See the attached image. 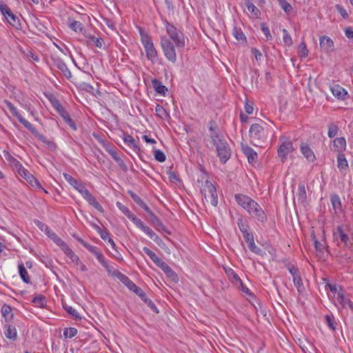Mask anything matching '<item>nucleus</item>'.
I'll list each match as a JSON object with an SVG mask.
<instances>
[{
    "label": "nucleus",
    "mask_w": 353,
    "mask_h": 353,
    "mask_svg": "<svg viewBox=\"0 0 353 353\" xmlns=\"http://www.w3.org/2000/svg\"><path fill=\"white\" fill-rule=\"evenodd\" d=\"M165 29L170 38L165 36L161 37V46L166 59L172 63L176 61V49L184 48L185 38L183 33L172 24L165 22Z\"/></svg>",
    "instance_id": "nucleus-1"
},
{
    "label": "nucleus",
    "mask_w": 353,
    "mask_h": 353,
    "mask_svg": "<svg viewBox=\"0 0 353 353\" xmlns=\"http://www.w3.org/2000/svg\"><path fill=\"white\" fill-rule=\"evenodd\" d=\"M234 199L239 205L245 210L253 219L259 221L267 219L262 208L251 197L243 194H236Z\"/></svg>",
    "instance_id": "nucleus-2"
},
{
    "label": "nucleus",
    "mask_w": 353,
    "mask_h": 353,
    "mask_svg": "<svg viewBox=\"0 0 353 353\" xmlns=\"http://www.w3.org/2000/svg\"><path fill=\"white\" fill-rule=\"evenodd\" d=\"M209 130L211 132L210 138L213 145L216 147L217 155L222 163H225L230 158L231 150L226 140L222 136L218 134L213 130L214 122H210Z\"/></svg>",
    "instance_id": "nucleus-3"
},
{
    "label": "nucleus",
    "mask_w": 353,
    "mask_h": 353,
    "mask_svg": "<svg viewBox=\"0 0 353 353\" xmlns=\"http://www.w3.org/2000/svg\"><path fill=\"white\" fill-rule=\"evenodd\" d=\"M141 43L144 47L146 57L148 60L154 62L157 59V51L155 49L153 42L148 34L143 30L140 29Z\"/></svg>",
    "instance_id": "nucleus-4"
},
{
    "label": "nucleus",
    "mask_w": 353,
    "mask_h": 353,
    "mask_svg": "<svg viewBox=\"0 0 353 353\" xmlns=\"http://www.w3.org/2000/svg\"><path fill=\"white\" fill-rule=\"evenodd\" d=\"M201 193L203 194L207 202L210 203L213 206H216L218 204V195L214 185L208 180H206L201 190Z\"/></svg>",
    "instance_id": "nucleus-5"
},
{
    "label": "nucleus",
    "mask_w": 353,
    "mask_h": 353,
    "mask_svg": "<svg viewBox=\"0 0 353 353\" xmlns=\"http://www.w3.org/2000/svg\"><path fill=\"white\" fill-rule=\"evenodd\" d=\"M250 136L255 146L260 145L265 138L263 128L258 123L252 124L250 129Z\"/></svg>",
    "instance_id": "nucleus-6"
},
{
    "label": "nucleus",
    "mask_w": 353,
    "mask_h": 353,
    "mask_svg": "<svg viewBox=\"0 0 353 353\" xmlns=\"http://www.w3.org/2000/svg\"><path fill=\"white\" fill-rule=\"evenodd\" d=\"M280 145L277 150L278 156L284 162L287 159L289 154L292 153L294 150L292 142L285 137L280 139Z\"/></svg>",
    "instance_id": "nucleus-7"
},
{
    "label": "nucleus",
    "mask_w": 353,
    "mask_h": 353,
    "mask_svg": "<svg viewBox=\"0 0 353 353\" xmlns=\"http://www.w3.org/2000/svg\"><path fill=\"white\" fill-rule=\"evenodd\" d=\"M286 267L293 277V282L298 292L300 294L303 293L305 289L303 283L299 270L291 263H288Z\"/></svg>",
    "instance_id": "nucleus-8"
},
{
    "label": "nucleus",
    "mask_w": 353,
    "mask_h": 353,
    "mask_svg": "<svg viewBox=\"0 0 353 353\" xmlns=\"http://www.w3.org/2000/svg\"><path fill=\"white\" fill-rule=\"evenodd\" d=\"M334 239L335 241H339L344 244L345 247L350 248L352 243L350 238L346 233V230L343 225L338 226L333 232Z\"/></svg>",
    "instance_id": "nucleus-9"
},
{
    "label": "nucleus",
    "mask_w": 353,
    "mask_h": 353,
    "mask_svg": "<svg viewBox=\"0 0 353 353\" xmlns=\"http://www.w3.org/2000/svg\"><path fill=\"white\" fill-rule=\"evenodd\" d=\"M85 248L97 258L99 262L106 269L107 271L111 272L112 268L108 264L99 248L90 244L85 245Z\"/></svg>",
    "instance_id": "nucleus-10"
},
{
    "label": "nucleus",
    "mask_w": 353,
    "mask_h": 353,
    "mask_svg": "<svg viewBox=\"0 0 353 353\" xmlns=\"http://www.w3.org/2000/svg\"><path fill=\"white\" fill-rule=\"evenodd\" d=\"M52 65L60 70L66 78L70 79L72 77L70 70L68 69L65 62L59 57L53 55L52 57Z\"/></svg>",
    "instance_id": "nucleus-11"
},
{
    "label": "nucleus",
    "mask_w": 353,
    "mask_h": 353,
    "mask_svg": "<svg viewBox=\"0 0 353 353\" xmlns=\"http://www.w3.org/2000/svg\"><path fill=\"white\" fill-rule=\"evenodd\" d=\"M17 172L19 175L24 178L33 188L43 189L39 181L23 166Z\"/></svg>",
    "instance_id": "nucleus-12"
},
{
    "label": "nucleus",
    "mask_w": 353,
    "mask_h": 353,
    "mask_svg": "<svg viewBox=\"0 0 353 353\" xmlns=\"http://www.w3.org/2000/svg\"><path fill=\"white\" fill-rule=\"evenodd\" d=\"M336 299L339 303L341 305L343 308H349L353 312V303L350 299L345 296L341 287H339Z\"/></svg>",
    "instance_id": "nucleus-13"
},
{
    "label": "nucleus",
    "mask_w": 353,
    "mask_h": 353,
    "mask_svg": "<svg viewBox=\"0 0 353 353\" xmlns=\"http://www.w3.org/2000/svg\"><path fill=\"white\" fill-rule=\"evenodd\" d=\"M239 227L241 231L245 241L248 243L254 240V235L252 232H250L249 227L247 222H239Z\"/></svg>",
    "instance_id": "nucleus-14"
},
{
    "label": "nucleus",
    "mask_w": 353,
    "mask_h": 353,
    "mask_svg": "<svg viewBox=\"0 0 353 353\" xmlns=\"http://www.w3.org/2000/svg\"><path fill=\"white\" fill-rule=\"evenodd\" d=\"M320 46L325 52H331L334 48L333 41L327 36L320 37Z\"/></svg>",
    "instance_id": "nucleus-15"
},
{
    "label": "nucleus",
    "mask_w": 353,
    "mask_h": 353,
    "mask_svg": "<svg viewBox=\"0 0 353 353\" xmlns=\"http://www.w3.org/2000/svg\"><path fill=\"white\" fill-rule=\"evenodd\" d=\"M125 143L128 145L134 152L139 153L141 150L138 142L130 134H125L123 137Z\"/></svg>",
    "instance_id": "nucleus-16"
},
{
    "label": "nucleus",
    "mask_w": 353,
    "mask_h": 353,
    "mask_svg": "<svg viewBox=\"0 0 353 353\" xmlns=\"http://www.w3.org/2000/svg\"><path fill=\"white\" fill-rule=\"evenodd\" d=\"M242 151L247 157L250 163L256 162L257 159V153L250 146L242 145Z\"/></svg>",
    "instance_id": "nucleus-17"
},
{
    "label": "nucleus",
    "mask_w": 353,
    "mask_h": 353,
    "mask_svg": "<svg viewBox=\"0 0 353 353\" xmlns=\"http://www.w3.org/2000/svg\"><path fill=\"white\" fill-rule=\"evenodd\" d=\"M301 151L307 161L313 162L316 159V157L313 151L307 144L302 143L301 145Z\"/></svg>",
    "instance_id": "nucleus-18"
},
{
    "label": "nucleus",
    "mask_w": 353,
    "mask_h": 353,
    "mask_svg": "<svg viewBox=\"0 0 353 353\" xmlns=\"http://www.w3.org/2000/svg\"><path fill=\"white\" fill-rule=\"evenodd\" d=\"M112 275L119 279L129 290L134 284V282L131 281L126 275L123 274L117 270L113 271Z\"/></svg>",
    "instance_id": "nucleus-19"
},
{
    "label": "nucleus",
    "mask_w": 353,
    "mask_h": 353,
    "mask_svg": "<svg viewBox=\"0 0 353 353\" xmlns=\"http://www.w3.org/2000/svg\"><path fill=\"white\" fill-rule=\"evenodd\" d=\"M162 270L167 274V276L174 282L178 281L177 274L172 270V269L165 263L163 262L159 266Z\"/></svg>",
    "instance_id": "nucleus-20"
},
{
    "label": "nucleus",
    "mask_w": 353,
    "mask_h": 353,
    "mask_svg": "<svg viewBox=\"0 0 353 353\" xmlns=\"http://www.w3.org/2000/svg\"><path fill=\"white\" fill-rule=\"evenodd\" d=\"M63 176L65 180L68 183H69L72 186H73L78 192L81 191V190L84 187V185L83 183L78 181L71 175L65 173L63 174Z\"/></svg>",
    "instance_id": "nucleus-21"
},
{
    "label": "nucleus",
    "mask_w": 353,
    "mask_h": 353,
    "mask_svg": "<svg viewBox=\"0 0 353 353\" xmlns=\"http://www.w3.org/2000/svg\"><path fill=\"white\" fill-rule=\"evenodd\" d=\"M298 201L303 205L307 203V193L303 183H299L297 193Z\"/></svg>",
    "instance_id": "nucleus-22"
},
{
    "label": "nucleus",
    "mask_w": 353,
    "mask_h": 353,
    "mask_svg": "<svg viewBox=\"0 0 353 353\" xmlns=\"http://www.w3.org/2000/svg\"><path fill=\"white\" fill-rule=\"evenodd\" d=\"M5 335L6 336L12 341H15L17 338V332L16 327L14 325L6 324L5 325Z\"/></svg>",
    "instance_id": "nucleus-23"
},
{
    "label": "nucleus",
    "mask_w": 353,
    "mask_h": 353,
    "mask_svg": "<svg viewBox=\"0 0 353 353\" xmlns=\"http://www.w3.org/2000/svg\"><path fill=\"white\" fill-rule=\"evenodd\" d=\"M4 157L16 171H18V170H19L23 166L18 160H17L8 152H4Z\"/></svg>",
    "instance_id": "nucleus-24"
},
{
    "label": "nucleus",
    "mask_w": 353,
    "mask_h": 353,
    "mask_svg": "<svg viewBox=\"0 0 353 353\" xmlns=\"http://www.w3.org/2000/svg\"><path fill=\"white\" fill-rule=\"evenodd\" d=\"M128 194L130 195L133 201L141 208L145 210L146 212H150V208L146 203L134 192L132 191H128Z\"/></svg>",
    "instance_id": "nucleus-25"
},
{
    "label": "nucleus",
    "mask_w": 353,
    "mask_h": 353,
    "mask_svg": "<svg viewBox=\"0 0 353 353\" xmlns=\"http://www.w3.org/2000/svg\"><path fill=\"white\" fill-rule=\"evenodd\" d=\"M143 250L157 266L159 267L163 262L161 258H159L153 251H152L148 248L144 247Z\"/></svg>",
    "instance_id": "nucleus-26"
},
{
    "label": "nucleus",
    "mask_w": 353,
    "mask_h": 353,
    "mask_svg": "<svg viewBox=\"0 0 353 353\" xmlns=\"http://www.w3.org/2000/svg\"><path fill=\"white\" fill-rule=\"evenodd\" d=\"M333 146L337 152L342 153L346 148V141L344 137L336 138L334 140Z\"/></svg>",
    "instance_id": "nucleus-27"
},
{
    "label": "nucleus",
    "mask_w": 353,
    "mask_h": 353,
    "mask_svg": "<svg viewBox=\"0 0 353 353\" xmlns=\"http://www.w3.org/2000/svg\"><path fill=\"white\" fill-rule=\"evenodd\" d=\"M331 203L336 214L342 211L340 197L337 194H333L330 198Z\"/></svg>",
    "instance_id": "nucleus-28"
},
{
    "label": "nucleus",
    "mask_w": 353,
    "mask_h": 353,
    "mask_svg": "<svg viewBox=\"0 0 353 353\" xmlns=\"http://www.w3.org/2000/svg\"><path fill=\"white\" fill-rule=\"evenodd\" d=\"M248 10L254 15L256 19L261 16V11L256 8L252 2L251 0H245Z\"/></svg>",
    "instance_id": "nucleus-29"
},
{
    "label": "nucleus",
    "mask_w": 353,
    "mask_h": 353,
    "mask_svg": "<svg viewBox=\"0 0 353 353\" xmlns=\"http://www.w3.org/2000/svg\"><path fill=\"white\" fill-rule=\"evenodd\" d=\"M53 108L58 112L60 116L64 119L69 114L68 111H66L63 105L60 103V102L57 100H55L52 102Z\"/></svg>",
    "instance_id": "nucleus-30"
},
{
    "label": "nucleus",
    "mask_w": 353,
    "mask_h": 353,
    "mask_svg": "<svg viewBox=\"0 0 353 353\" xmlns=\"http://www.w3.org/2000/svg\"><path fill=\"white\" fill-rule=\"evenodd\" d=\"M18 268H19V275H20L21 279L25 283H29L30 282V276L28 275V273L26 268L24 267L23 263H19Z\"/></svg>",
    "instance_id": "nucleus-31"
},
{
    "label": "nucleus",
    "mask_w": 353,
    "mask_h": 353,
    "mask_svg": "<svg viewBox=\"0 0 353 353\" xmlns=\"http://www.w3.org/2000/svg\"><path fill=\"white\" fill-rule=\"evenodd\" d=\"M1 314L5 318L6 321L9 322L12 320L13 314L12 313V308L8 305H3L1 307Z\"/></svg>",
    "instance_id": "nucleus-32"
},
{
    "label": "nucleus",
    "mask_w": 353,
    "mask_h": 353,
    "mask_svg": "<svg viewBox=\"0 0 353 353\" xmlns=\"http://www.w3.org/2000/svg\"><path fill=\"white\" fill-rule=\"evenodd\" d=\"M153 226L162 233L167 234H172V229L165 225L163 222H152Z\"/></svg>",
    "instance_id": "nucleus-33"
},
{
    "label": "nucleus",
    "mask_w": 353,
    "mask_h": 353,
    "mask_svg": "<svg viewBox=\"0 0 353 353\" xmlns=\"http://www.w3.org/2000/svg\"><path fill=\"white\" fill-rule=\"evenodd\" d=\"M232 34L238 41L246 43V37L240 28L236 26L234 27Z\"/></svg>",
    "instance_id": "nucleus-34"
},
{
    "label": "nucleus",
    "mask_w": 353,
    "mask_h": 353,
    "mask_svg": "<svg viewBox=\"0 0 353 353\" xmlns=\"http://www.w3.org/2000/svg\"><path fill=\"white\" fill-rule=\"evenodd\" d=\"M331 90L333 95L337 97L338 98H341L347 94L345 90L337 84L331 87Z\"/></svg>",
    "instance_id": "nucleus-35"
},
{
    "label": "nucleus",
    "mask_w": 353,
    "mask_h": 353,
    "mask_svg": "<svg viewBox=\"0 0 353 353\" xmlns=\"http://www.w3.org/2000/svg\"><path fill=\"white\" fill-rule=\"evenodd\" d=\"M152 85L156 90V92L161 94H165V92L168 91V88L163 85L161 81L157 79L152 80Z\"/></svg>",
    "instance_id": "nucleus-36"
},
{
    "label": "nucleus",
    "mask_w": 353,
    "mask_h": 353,
    "mask_svg": "<svg viewBox=\"0 0 353 353\" xmlns=\"http://www.w3.org/2000/svg\"><path fill=\"white\" fill-rule=\"evenodd\" d=\"M17 119L32 134L37 132V129L33 126V125L31 123H30L28 120L24 119L21 115H20L19 117L17 118Z\"/></svg>",
    "instance_id": "nucleus-37"
},
{
    "label": "nucleus",
    "mask_w": 353,
    "mask_h": 353,
    "mask_svg": "<svg viewBox=\"0 0 353 353\" xmlns=\"http://www.w3.org/2000/svg\"><path fill=\"white\" fill-rule=\"evenodd\" d=\"M338 168L341 170L348 167L347 161L343 153H339L337 156Z\"/></svg>",
    "instance_id": "nucleus-38"
},
{
    "label": "nucleus",
    "mask_w": 353,
    "mask_h": 353,
    "mask_svg": "<svg viewBox=\"0 0 353 353\" xmlns=\"http://www.w3.org/2000/svg\"><path fill=\"white\" fill-rule=\"evenodd\" d=\"M311 237L314 241V248L317 252H323L324 249V245L321 244L317 239L316 232L312 230L311 232Z\"/></svg>",
    "instance_id": "nucleus-39"
},
{
    "label": "nucleus",
    "mask_w": 353,
    "mask_h": 353,
    "mask_svg": "<svg viewBox=\"0 0 353 353\" xmlns=\"http://www.w3.org/2000/svg\"><path fill=\"white\" fill-rule=\"evenodd\" d=\"M137 225L145 232L152 239L156 236L155 233L148 227L143 224V222H136Z\"/></svg>",
    "instance_id": "nucleus-40"
},
{
    "label": "nucleus",
    "mask_w": 353,
    "mask_h": 353,
    "mask_svg": "<svg viewBox=\"0 0 353 353\" xmlns=\"http://www.w3.org/2000/svg\"><path fill=\"white\" fill-rule=\"evenodd\" d=\"M36 306L43 307L46 303V297L43 295L39 294L34 296L32 301Z\"/></svg>",
    "instance_id": "nucleus-41"
},
{
    "label": "nucleus",
    "mask_w": 353,
    "mask_h": 353,
    "mask_svg": "<svg viewBox=\"0 0 353 353\" xmlns=\"http://www.w3.org/2000/svg\"><path fill=\"white\" fill-rule=\"evenodd\" d=\"M63 308L68 314L72 315L75 320H81V316L79 314V313L72 306L65 305H63Z\"/></svg>",
    "instance_id": "nucleus-42"
},
{
    "label": "nucleus",
    "mask_w": 353,
    "mask_h": 353,
    "mask_svg": "<svg viewBox=\"0 0 353 353\" xmlns=\"http://www.w3.org/2000/svg\"><path fill=\"white\" fill-rule=\"evenodd\" d=\"M226 273L228 274L232 283L234 285H238V282H240L241 280L239 275L232 269H229L228 271H226Z\"/></svg>",
    "instance_id": "nucleus-43"
},
{
    "label": "nucleus",
    "mask_w": 353,
    "mask_h": 353,
    "mask_svg": "<svg viewBox=\"0 0 353 353\" xmlns=\"http://www.w3.org/2000/svg\"><path fill=\"white\" fill-rule=\"evenodd\" d=\"M298 56L299 58H305L308 56V50L304 42H301L298 48Z\"/></svg>",
    "instance_id": "nucleus-44"
},
{
    "label": "nucleus",
    "mask_w": 353,
    "mask_h": 353,
    "mask_svg": "<svg viewBox=\"0 0 353 353\" xmlns=\"http://www.w3.org/2000/svg\"><path fill=\"white\" fill-rule=\"evenodd\" d=\"M92 226L99 233L100 236L102 239L106 240L110 238L109 232L106 230H103L100 226L94 223H92Z\"/></svg>",
    "instance_id": "nucleus-45"
},
{
    "label": "nucleus",
    "mask_w": 353,
    "mask_h": 353,
    "mask_svg": "<svg viewBox=\"0 0 353 353\" xmlns=\"http://www.w3.org/2000/svg\"><path fill=\"white\" fill-rule=\"evenodd\" d=\"M69 27L76 32H81L83 30V25L78 21H73L70 23Z\"/></svg>",
    "instance_id": "nucleus-46"
},
{
    "label": "nucleus",
    "mask_w": 353,
    "mask_h": 353,
    "mask_svg": "<svg viewBox=\"0 0 353 353\" xmlns=\"http://www.w3.org/2000/svg\"><path fill=\"white\" fill-rule=\"evenodd\" d=\"M3 103L6 105L7 108L10 110V112L14 117L17 118L19 117L21 114L10 101L4 100Z\"/></svg>",
    "instance_id": "nucleus-47"
},
{
    "label": "nucleus",
    "mask_w": 353,
    "mask_h": 353,
    "mask_svg": "<svg viewBox=\"0 0 353 353\" xmlns=\"http://www.w3.org/2000/svg\"><path fill=\"white\" fill-rule=\"evenodd\" d=\"M116 205H117V208L119 209V210L123 214H124L128 219L132 218V214L130 213V211L125 205H124L123 204H122L121 202H119V201L117 202Z\"/></svg>",
    "instance_id": "nucleus-48"
},
{
    "label": "nucleus",
    "mask_w": 353,
    "mask_h": 353,
    "mask_svg": "<svg viewBox=\"0 0 353 353\" xmlns=\"http://www.w3.org/2000/svg\"><path fill=\"white\" fill-rule=\"evenodd\" d=\"M77 334V330L74 327L66 328L63 332L65 338L72 339Z\"/></svg>",
    "instance_id": "nucleus-49"
},
{
    "label": "nucleus",
    "mask_w": 353,
    "mask_h": 353,
    "mask_svg": "<svg viewBox=\"0 0 353 353\" xmlns=\"http://www.w3.org/2000/svg\"><path fill=\"white\" fill-rule=\"evenodd\" d=\"M130 290L134 292L137 296L140 297L141 299H143L146 295L143 290L141 288L138 287L134 283L130 288Z\"/></svg>",
    "instance_id": "nucleus-50"
},
{
    "label": "nucleus",
    "mask_w": 353,
    "mask_h": 353,
    "mask_svg": "<svg viewBox=\"0 0 353 353\" xmlns=\"http://www.w3.org/2000/svg\"><path fill=\"white\" fill-rule=\"evenodd\" d=\"M279 4L281 8L287 13L289 14L292 10V6L286 0H278Z\"/></svg>",
    "instance_id": "nucleus-51"
},
{
    "label": "nucleus",
    "mask_w": 353,
    "mask_h": 353,
    "mask_svg": "<svg viewBox=\"0 0 353 353\" xmlns=\"http://www.w3.org/2000/svg\"><path fill=\"white\" fill-rule=\"evenodd\" d=\"M248 248L250 250L251 252L258 254V255H262V250L260 249L259 247H257L254 241L248 242Z\"/></svg>",
    "instance_id": "nucleus-52"
},
{
    "label": "nucleus",
    "mask_w": 353,
    "mask_h": 353,
    "mask_svg": "<svg viewBox=\"0 0 353 353\" xmlns=\"http://www.w3.org/2000/svg\"><path fill=\"white\" fill-rule=\"evenodd\" d=\"M155 112L157 116L159 117L161 119H163L164 117H166L168 116V113L165 108L160 105H157Z\"/></svg>",
    "instance_id": "nucleus-53"
},
{
    "label": "nucleus",
    "mask_w": 353,
    "mask_h": 353,
    "mask_svg": "<svg viewBox=\"0 0 353 353\" xmlns=\"http://www.w3.org/2000/svg\"><path fill=\"white\" fill-rule=\"evenodd\" d=\"M154 159L161 163H163L165 161V154L160 150H155L154 152Z\"/></svg>",
    "instance_id": "nucleus-54"
},
{
    "label": "nucleus",
    "mask_w": 353,
    "mask_h": 353,
    "mask_svg": "<svg viewBox=\"0 0 353 353\" xmlns=\"http://www.w3.org/2000/svg\"><path fill=\"white\" fill-rule=\"evenodd\" d=\"M325 322L327 325V326L331 328L332 330H335L336 322L334 321V319L333 316H331L330 315L325 316Z\"/></svg>",
    "instance_id": "nucleus-55"
},
{
    "label": "nucleus",
    "mask_w": 353,
    "mask_h": 353,
    "mask_svg": "<svg viewBox=\"0 0 353 353\" xmlns=\"http://www.w3.org/2000/svg\"><path fill=\"white\" fill-rule=\"evenodd\" d=\"M283 42L288 46H290L291 45H292L293 41H292V37L290 35V34L288 33V32L285 29H283Z\"/></svg>",
    "instance_id": "nucleus-56"
},
{
    "label": "nucleus",
    "mask_w": 353,
    "mask_h": 353,
    "mask_svg": "<svg viewBox=\"0 0 353 353\" xmlns=\"http://www.w3.org/2000/svg\"><path fill=\"white\" fill-rule=\"evenodd\" d=\"M7 14L8 15L6 17V19H7L8 22L10 25L14 26L17 21V17L12 12L11 10Z\"/></svg>",
    "instance_id": "nucleus-57"
},
{
    "label": "nucleus",
    "mask_w": 353,
    "mask_h": 353,
    "mask_svg": "<svg viewBox=\"0 0 353 353\" xmlns=\"http://www.w3.org/2000/svg\"><path fill=\"white\" fill-rule=\"evenodd\" d=\"M338 127L336 125L331 124L328 128V136L330 138L334 137L338 132Z\"/></svg>",
    "instance_id": "nucleus-58"
},
{
    "label": "nucleus",
    "mask_w": 353,
    "mask_h": 353,
    "mask_svg": "<svg viewBox=\"0 0 353 353\" xmlns=\"http://www.w3.org/2000/svg\"><path fill=\"white\" fill-rule=\"evenodd\" d=\"M141 300L144 301V303H146L148 306L150 307L154 312H158L157 307H156L155 304L150 299H148L146 295L143 299H141Z\"/></svg>",
    "instance_id": "nucleus-59"
},
{
    "label": "nucleus",
    "mask_w": 353,
    "mask_h": 353,
    "mask_svg": "<svg viewBox=\"0 0 353 353\" xmlns=\"http://www.w3.org/2000/svg\"><path fill=\"white\" fill-rule=\"evenodd\" d=\"M92 43L99 48H103L104 46V41L101 38H92Z\"/></svg>",
    "instance_id": "nucleus-60"
},
{
    "label": "nucleus",
    "mask_w": 353,
    "mask_h": 353,
    "mask_svg": "<svg viewBox=\"0 0 353 353\" xmlns=\"http://www.w3.org/2000/svg\"><path fill=\"white\" fill-rule=\"evenodd\" d=\"M261 30L263 31V34L266 37V39L268 40L272 39V37L270 34V31L268 28V27L265 23H261Z\"/></svg>",
    "instance_id": "nucleus-61"
},
{
    "label": "nucleus",
    "mask_w": 353,
    "mask_h": 353,
    "mask_svg": "<svg viewBox=\"0 0 353 353\" xmlns=\"http://www.w3.org/2000/svg\"><path fill=\"white\" fill-rule=\"evenodd\" d=\"M58 246L61 248V250L64 252L65 254H68L72 250L69 248V246L62 241Z\"/></svg>",
    "instance_id": "nucleus-62"
},
{
    "label": "nucleus",
    "mask_w": 353,
    "mask_h": 353,
    "mask_svg": "<svg viewBox=\"0 0 353 353\" xmlns=\"http://www.w3.org/2000/svg\"><path fill=\"white\" fill-rule=\"evenodd\" d=\"M65 122L74 130H77L76 125L72 119L70 118V114L67 116L64 119Z\"/></svg>",
    "instance_id": "nucleus-63"
},
{
    "label": "nucleus",
    "mask_w": 353,
    "mask_h": 353,
    "mask_svg": "<svg viewBox=\"0 0 353 353\" xmlns=\"http://www.w3.org/2000/svg\"><path fill=\"white\" fill-rule=\"evenodd\" d=\"M252 54L255 57L256 61L261 60L263 55L261 52L256 48H252L251 50Z\"/></svg>",
    "instance_id": "nucleus-64"
}]
</instances>
